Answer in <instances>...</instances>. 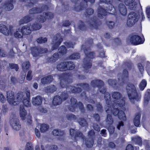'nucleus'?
<instances>
[{
  "label": "nucleus",
  "mask_w": 150,
  "mask_h": 150,
  "mask_svg": "<svg viewBox=\"0 0 150 150\" xmlns=\"http://www.w3.org/2000/svg\"><path fill=\"white\" fill-rule=\"evenodd\" d=\"M59 78L60 79V85L61 87L62 88H66L67 91L66 92H62L60 95L62 99L65 100L67 99L69 96V94L67 93V92L74 93H80L82 91L81 88L68 85L72 81L71 79L69 78L68 74L64 73L60 74Z\"/></svg>",
  "instance_id": "f03ea898"
},
{
  "label": "nucleus",
  "mask_w": 150,
  "mask_h": 150,
  "mask_svg": "<svg viewBox=\"0 0 150 150\" xmlns=\"http://www.w3.org/2000/svg\"><path fill=\"white\" fill-rule=\"evenodd\" d=\"M125 150H134V146L131 144H128L126 146Z\"/></svg>",
  "instance_id": "603ef678"
},
{
  "label": "nucleus",
  "mask_w": 150,
  "mask_h": 150,
  "mask_svg": "<svg viewBox=\"0 0 150 150\" xmlns=\"http://www.w3.org/2000/svg\"><path fill=\"white\" fill-rule=\"evenodd\" d=\"M135 0H124V3L127 6H129V8L132 9L135 6L136 4V3L134 2Z\"/></svg>",
  "instance_id": "4be33fe9"
},
{
  "label": "nucleus",
  "mask_w": 150,
  "mask_h": 150,
  "mask_svg": "<svg viewBox=\"0 0 150 150\" xmlns=\"http://www.w3.org/2000/svg\"><path fill=\"white\" fill-rule=\"evenodd\" d=\"M111 125H109L108 129L110 134H113L114 132L115 127Z\"/></svg>",
  "instance_id": "79ce46f5"
},
{
  "label": "nucleus",
  "mask_w": 150,
  "mask_h": 150,
  "mask_svg": "<svg viewBox=\"0 0 150 150\" xmlns=\"http://www.w3.org/2000/svg\"><path fill=\"white\" fill-rule=\"evenodd\" d=\"M49 148L50 150H57L58 147L57 145H52L50 146Z\"/></svg>",
  "instance_id": "8fccbe9b"
},
{
  "label": "nucleus",
  "mask_w": 150,
  "mask_h": 150,
  "mask_svg": "<svg viewBox=\"0 0 150 150\" xmlns=\"http://www.w3.org/2000/svg\"><path fill=\"white\" fill-rule=\"evenodd\" d=\"M97 110L98 112H102L103 111V107L100 103H97L96 105Z\"/></svg>",
  "instance_id": "4c0bfd02"
},
{
  "label": "nucleus",
  "mask_w": 150,
  "mask_h": 150,
  "mask_svg": "<svg viewBox=\"0 0 150 150\" xmlns=\"http://www.w3.org/2000/svg\"><path fill=\"white\" fill-rule=\"evenodd\" d=\"M52 134L55 136L57 137L58 139L61 141L64 139L65 133L63 130L60 129H54L52 132Z\"/></svg>",
  "instance_id": "ddd939ff"
},
{
  "label": "nucleus",
  "mask_w": 150,
  "mask_h": 150,
  "mask_svg": "<svg viewBox=\"0 0 150 150\" xmlns=\"http://www.w3.org/2000/svg\"><path fill=\"white\" fill-rule=\"evenodd\" d=\"M30 66V64L29 61L23 62L22 64V68L24 71L28 70Z\"/></svg>",
  "instance_id": "a878e982"
},
{
  "label": "nucleus",
  "mask_w": 150,
  "mask_h": 150,
  "mask_svg": "<svg viewBox=\"0 0 150 150\" xmlns=\"http://www.w3.org/2000/svg\"><path fill=\"white\" fill-rule=\"evenodd\" d=\"M126 91L129 98L131 101L134 100L137 101L140 100L141 95L139 93L137 92L133 84L129 83L126 87Z\"/></svg>",
  "instance_id": "39448f33"
},
{
  "label": "nucleus",
  "mask_w": 150,
  "mask_h": 150,
  "mask_svg": "<svg viewBox=\"0 0 150 150\" xmlns=\"http://www.w3.org/2000/svg\"><path fill=\"white\" fill-rule=\"evenodd\" d=\"M129 77L128 72L126 69H123L121 80L118 79V81L115 79H109L108 81L109 85L112 87L117 88L119 86H123L126 83Z\"/></svg>",
  "instance_id": "423d86ee"
},
{
  "label": "nucleus",
  "mask_w": 150,
  "mask_h": 150,
  "mask_svg": "<svg viewBox=\"0 0 150 150\" xmlns=\"http://www.w3.org/2000/svg\"><path fill=\"white\" fill-rule=\"evenodd\" d=\"M6 100L3 94L1 93H0V101L2 103H4Z\"/></svg>",
  "instance_id": "3c124183"
},
{
  "label": "nucleus",
  "mask_w": 150,
  "mask_h": 150,
  "mask_svg": "<svg viewBox=\"0 0 150 150\" xmlns=\"http://www.w3.org/2000/svg\"><path fill=\"white\" fill-rule=\"evenodd\" d=\"M10 122L12 128L16 131H18L21 128V125L19 120L16 118H12L10 120Z\"/></svg>",
  "instance_id": "f8f14e48"
},
{
  "label": "nucleus",
  "mask_w": 150,
  "mask_h": 150,
  "mask_svg": "<svg viewBox=\"0 0 150 150\" xmlns=\"http://www.w3.org/2000/svg\"><path fill=\"white\" fill-rule=\"evenodd\" d=\"M133 140L138 145L141 146H142V138L140 137L134 138Z\"/></svg>",
  "instance_id": "473e14b6"
},
{
  "label": "nucleus",
  "mask_w": 150,
  "mask_h": 150,
  "mask_svg": "<svg viewBox=\"0 0 150 150\" xmlns=\"http://www.w3.org/2000/svg\"><path fill=\"white\" fill-rule=\"evenodd\" d=\"M42 99L40 96H38L35 98H32V103L35 106L41 105L42 103Z\"/></svg>",
  "instance_id": "a211bd4d"
},
{
  "label": "nucleus",
  "mask_w": 150,
  "mask_h": 150,
  "mask_svg": "<svg viewBox=\"0 0 150 150\" xmlns=\"http://www.w3.org/2000/svg\"><path fill=\"white\" fill-rule=\"evenodd\" d=\"M55 40V46L57 47L60 45V43L62 42V39L59 37L57 38V39L56 40Z\"/></svg>",
  "instance_id": "37998d69"
},
{
  "label": "nucleus",
  "mask_w": 150,
  "mask_h": 150,
  "mask_svg": "<svg viewBox=\"0 0 150 150\" xmlns=\"http://www.w3.org/2000/svg\"><path fill=\"white\" fill-rule=\"evenodd\" d=\"M9 66L11 69H15L16 71L18 70L19 68L17 64L14 63H9Z\"/></svg>",
  "instance_id": "f704fd0d"
},
{
  "label": "nucleus",
  "mask_w": 150,
  "mask_h": 150,
  "mask_svg": "<svg viewBox=\"0 0 150 150\" xmlns=\"http://www.w3.org/2000/svg\"><path fill=\"white\" fill-rule=\"evenodd\" d=\"M2 109L4 112H6L8 110V108L6 105H4L2 106Z\"/></svg>",
  "instance_id": "0e129e2a"
},
{
  "label": "nucleus",
  "mask_w": 150,
  "mask_h": 150,
  "mask_svg": "<svg viewBox=\"0 0 150 150\" xmlns=\"http://www.w3.org/2000/svg\"><path fill=\"white\" fill-rule=\"evenodd\" d=\"M11 83L13 84H15L17 81V79L14 77L12 76L11 78Z\"/></svg>",
  "instance_id": "052dcab7"
},
{
  "label": "nucleus",
  "mask_w": 150,
  "mask_h": 150,
  "mask_svg": "<svg viewBox=\"0 0 150 150\" xmlns=\"http://www.w3.org/2000/svg\"><path fill=\"white\" fill-rule=\"evenodd\" d=\"M93 127L94 129L97 132H99L100 130V127L99 125L96 123H94L93 124Z\"/></svg>",
  "instance_id": "ea45409f"
},
{
  "label": "nucleus",
  "mask_w": 150,
  "mask_h": 150,
  "mask_svg": "<svg viewBox=\"0 0 150 150\" xmlns=\"http://www.w3.org/2000/svg\"><path fill=\"white\" fill-rule=\"evenodd\" d=\"M0 31L3 34L6 35H11L12 33V31L11 29H10V32L6 26L2 24L0 25Z\"/></svg>",
  "instance_id": "6ab92c4d"
},
{
  "label": "nucleus",
  "mask_w": 150,
  "mask_h": 150,
  "mask_svg": "<svg viewBox=\"0 0 150 150\" xmlns=\"http://www.w3.org/2000/svg\"><path fill=\"white\" fill-rule=\"evenodd\" d=\"M146 13L147 17L150 19V7H148L146 9Z\"/></svg>",
  "instance_id": "13d9d810"
},
{
  "label": "nucleus",
  "mask_w": 150,
  "mask_h": 150,
  "mask_svg": "<svg viewBox=\"0 0 150 150\" xmlns=\"http://www.w3.org/2000/svg\"><path fill=\"white\" fill-rule=\"evenodd\" d=\"M33 28L32 30H37L41 28V26L38 25H35L33 26Z\"/></svg>",
  "instance_id": "bf43d9fd"
},
{
  "label": "nucleus",
  "mask_w": 150,
  "mask_h": 150,
  "mask_svg": "<svg viewBox=\"0 0 150 150\" xmlns=\"http://www.w3.org/2000/svg\"><path fill=\"white\" fill-rule=\"evenodd\" d=\"M130 43L134 45H138L143 43L144 40V38H141L137 35L132 36L128 40Z\"/></svg>",
  "instance_id": "9d476101"
},
{
  "label": "nucleus",
  "mask_w": 150,
  "mask_h": 150,
  "mask_svg": "<svg viewBox=\"0 0 150 150\" xmlns=\"http://www.w3.org/2000/svg\"><path fill=\"white\" fill-rule=\"evenodd\" d=\"M67 67L68 70H72L75 67L74 63L72 62H66Z\"/></svg>",
  "instance_id": "c85d7f7f"
},
{
  "label": "nucleus",
  "mask_w": 150,
  "mask_h": 150,
  "mask_svg": "<svg viewBox=\"0 0 150 150\" xmlns=\"http://www.w3.org/2000/svg\"><path fill=\"white\" fill-rule=\"evenodd\" d=\"M33 148L32 146H26L25 150H33Z\"/></svg>",
  "instance_id": "774afa93"
},
{
  "label": "nucleus",
  "mask_w": 150,
  "mask_h": 150,
  "mask_svg": "<svg viewBox=\"0 0 150 150\" xmlns=\"http://www.w3.org/2000/svg\"><path fill=\"white\" fill-rule=\"evenodd\" d=\"M115 146V144L113 142H110L109 144V146L112 148H114Z\"/></svg>",
  "instance_id": "e2e57ef3"
},
{
  "label": "nucleus",
  "mask_w": 150,
  "mask_h": 150,
  "mask_svg": "<svg viewBox=\"0 0 150 150\" xmlns=\"http://www.w3.org/2000/svg\"><path fill=\"white\" fill-rule=\"evenodd\" d=\"M80 95L81 96L82 98L86 97L85 91H83V92H82L81 94Z\"/></svg>",
  "instance_id": "338daca9"
},
{
  "label": "nucleus",
  "mask_w": 150,
  "mask_h": 150,
  "mask_svg": "<svg viewBox=\"0 0 150 150\" xmlns=\"http://www.w3.org/2000/svg\"><path fill=\"white\" fill-rule=\"evenodd\" d=\"M77 86H80L82 87L83 89L89 91L90 90V88L88 83H81L77 84L76 85Z\"/></svg>",
  "instance_id": "b1692460"
},
{
  "label": "nucleus",
  "mask_w": 150,
  "mask_h": 150,
  "mask_svg": "<svg viewBox=\"0 0 150 150\" xmlns=\"http://www.w3.org/2000/svg\"><path fill=\"white\" fill-rule=\"evenodd\" d=\"M29 18L28 16L25 17L23 19L21 20L20 23L21 24H23L28 22L29 21L28 20Z\"/></svg>",
  "instance_id": "49530a36"
},
{
  "label": "nucleus",
  "mask_w": 150,
  "mask_h": 150,
  "mask_svg": "<svg viewBox=\"0 0 150 150\" xmlns=\"http://www.w3.org/2000/svg\"><path fill=\"white\" fill-rule=\"evenodd\" d=\"M56 67L58 70L59 71H65L68 70L66 62H61L57 65Z\"/></svg>",
  "instance_id": "f3484780"
},
{
  "label": "nucleus",
  "mask_w": 150,
  "mask_h": 150,
  "mask_svg": "<svg viewBox=\"0 0 150 150\" xmlns=\"http://www.w3.org/2000/svg\"><path fill=\"white\" fill-rule=\"evenodd\" d=\"M112 98L115 100H120V101L119 103H120L121 100L122 99H123L124 100L123 98H122V95L119 92L117 91H115L113 92L112 94Z\"/></svg>",
  "instance_id": "5701e85b"
},
{
  "label": "nucleus",
  "mask_w": 150,
  "mask_h": 150,
  "mask_svg": "<svg viewBox=\"0 0 150 150\" xmlns=\"http://www.w3.org/2000/svg\"><path fill=\"white\" fill-rule=\"evenodd\" d=\"M91 83V86L93 87H97L99 90L100 93L104 94V99L106 104L107 105L108 108H105L106 112L108 114L105 119L106 122L109 125H112L114 122L113 119L111 115L109 114L111 113L115 116H118V118L123 121L126 120V117L124 111L120 110L118 108H121L125 106V100L122 99L121 100L120 103H117L116 102H114L112 104V109L111 108V98L110 94L108 92H106V89L105 88L103 87L104 83L101 80H92Z\"/></svg>",
  "instance_id": "f257e3e1"
},
{
  "label": "nucleus",
  "mask_w": 150,
  "mask_h": 150,
  "mask_svg": "<svg viewBox=\"0 0 150 150\" xmlns=\"http://www.w3.org/2000/svg\"><path fill=\"white\" fill-rule=\"evenodd\" d=\"M25 94L27 98L24 97L23 100V93L21 91H19L16 94V98L15 99L16 102L15 105H18L20 102L22 101L23 105H21L20 107V115L22 120H25V116L27 114L26 110L24 108V106L27 107L30 106V91L29 90L26 91Z\"/></svg>",
  "instance_id": "7ed1b4c3"
},
{
  "label": "nucleus",
  "mask_w": 150,
  "mask_h": 150,
  "mask_svg": "<svg viewBox=\"0 0 150 150\" xmlns=\"http://www.w3.org/2000/svg\"><path fill=\"white\" fill-rule=\"evenodd\" d=\"M106 130L105 129H103L101 130L100 132V134L102 136L106 137L107 134L106 132Z\"/></svg>",
  "instance_id": "4d7b16f0"
},
{
  "label": "nucleus",
  "mask_w": 150,
  "mask_h": 150,
  "mask_svg": "<svg viewBox=\"0 0 150 150\" xmlns=\"http://www.w3.org/2000/svg\"><path fill=\"white\" fill-rule=\"evenodd\" d=\"M66 117L68 120L70 121L75 120L76 118L75 115L71 113L67 114Z\"/></svg>",
  "instance_id": "72a5a7b5"
},
{
  "label": "nucleus",
  "mask_w": 150,
  "mask_h": 150,
  "mask_svg": "<svg viewBox=\"0 0 150 150\" xmlns=\"http://www.w3.org/2000/svg\"><path fill=\"white\" fill-rule=\"evenodd\" d=\"M119 10L122 15L125 16L126 15L127 10L124 6L120 5L119 7Z\"/></svg>",
  "instance_id": "bb28decb"
},
{
  "label": "nucleus",
  "mask_w": 150,
  "mask_h": 150,
  "mask_svg": "<svg viewBox=\"0 0 150 150\" xmlns=\"http://www.w3.org/2000/svg\"><path fill=\"white\" fill-rule=\"evenodd\" d=\"M95 57H85L83 61V67L85 72L87 73L92 66V60Z\"/></svg>",
  "instance_id": "1a4fd4ad"
},
{
  "label": "nucleus",
  "mask_w": 150,
  "mask_h": 150,
  "mask_svg": "<svg viewBox=\"0 0 150 150\" xmlns=\"http://www.w3.org/2000/svg\"><path fill=\"white\" fill-rule=\"evenodd\" d=\"M47 41V38H45L43 39L42 38H39L37 40V41L38 43H45Z\"/></svg>",
  "instance_id": "a18cd8bd"
},
{
  "label": "nucleus",
  "mask_w": 150,
  "mask_h": 150,
  "mask_svg": "<svg viewBox=\"0 0 150 150\" xmlns=\"http://www.w3.org/2000/svg\"><path fill=\"white\" fill-rule=\"evenodd\" d=\"M125 67L127 68L129 70H130L132 67V63L130 60L125 62L123 63Z\"/></svg>",
  "instance_id": "7c9ffc66"
},
{
  "label": "nucleus",
  "mask_w": 150,
  "mask_h": 150,
  "mask_svg": "<svg viewBox=\"0 0 150 150\" xmlns=\"http://www.w3.org/2000/svg\"><path fill=\"white\" fill-rule=\"evenodd\" d=\"M49 128V126L47 124H43L41 125L40 130L41 132L46 131Z\"/></svg>",
  "instance_id": "cd10ccee"
},
{
  "label": "nucleus",
  "mask_w": 150,
  "mask_h": 150,
  "mask_svg": "<svg viewBox=\"0 0 150 150\" xmlns=\"http://www.w3.org/2000/svg\"><path fill=\"white\" fill-rule=\"evenodd\" d=\"M86 108L88 110L90 111H92L93 110V106L90 104H88L87 105Z\"/></svg>",
  "instance_id": "5fc2aeb1"
},
{
  "label": "nucleus",
  "mask_w": 150,
  "mask_h": 150,
  "mask_svg": "<svg viewBox=\"0 0 150 150\" xmlns=\"http://www.w3.org/2000/svg\"><path fill=\"white\" fill-rule=\"evenodd\" d=\"M70 104L68 107V109L70 111L74 112L76 110V109L77 106L81 111L84 113L85 112V110L82 103L79 101L78 103L77 100L73 97H72L70 99Z\"/></svg>",
  "instance_id": "0eeeda50"
},
{
  "label": "nucleus",
  "mask_w": 150,
  "mask_h": 150,
  "mask_svg": "<svg viewBox=\"0 0 150 150\" xmlns=\"http://www.w3.org/2000/svg\"><path fill=\"white\" fill-rule=\"evenodd\" d=\"M93 117L96 122H100V116L98 114L95 113L93 114Z\"/></svg>",
  "instance_id": "a19ab883"
},
{
  "label": "nucleus",
  "mask_w": 150,
  "mask_h": 150,
  "mask_svg": "<svg viewBox=\"0 0 150 150\" xmlns=\"http://www.w3.org/2000/svg\"><path fill=\"white\" fill-rule=\"evenodd\" d=\"M7 98L9 104L15 105L16 101L13 92L11 91H8L7 92Z\"/></svg>",
  "instance_id": "4468645a"
},
{
  "label": "nucleus",
  "mask_w": 150,
  "mask_h": 150,
  "mask_svg": "<svg viewBox=\"0 0 150 150\" xmlns=\"http://www.w3.org/2000/svg\"><path fill=\"white\" fill-rule=\"evenodd\" d=\"M53 80V76L52 75H49L42 78L41 81L42 84L45 85L50 84Z\"/></svg>",
  "instance_id": "2eb2a0df"
},
{
  "label": "nucleus",
  "mask_w": 150,
  "mask_h": 150,
  "mask_svg": "<svg viewBox=\"0 0 150 150\" xmlns=\"http://www.w3.org/2000/svg\"><path fill=\"white\" fill-rule=\"evenodd\" d=\"M32 71L31 70L29 71L27 73L26 79L28 81H31L33 78V75H32Z\"/></svg>",
  "instance_id": "e433bc0d"
},
{
  "label": "nucleus",
  "mask_w": 150,
  "mask_h": 150,
  "mask_svg": "<svg viewBox=\"0 0 150 150\" xmlns=\"http://www.w3.org/2000/svg\"><path fill=\"white\" fill-rule=\"evenodd\" d=\"M147 85V82L145 79H143L139 84V87L141 91H143Z\"/></svg>",
  "instance_id": "c756f323"
},
{
  "label": "nucleus",
  "mask_w": 150,
  "mask_h": 150,
  "mask_svg": "<svg viewBox=\"0 0 150 150\" xmlns=\"http://www.w3.org/2000/svg\"><path fill=\"white\" fill-rule=\"evenodd\" d=\"M70 134L72 137H74L75 142H77L78 138L81 139L84 141L86 146L90 148L93 147L94 141V139L92 137L95 135L93 130H91L88 132L89 137L85 138L82 133L79 130H76L73 129L71 128L69 130Z\"/></svg>",
  "instance_id": "20e7f679"
},
{
  "label": "nucleus",
  "mask_w": 150,
  "mask_h": 150,
  "mask_svg": "<svg viewBox=\"0 0 150 150\" xmlns=\"http://www.w3.org/2000/svg\"><path fill=\"white\" fill-rule=\"evenodd\" d=\"M124 126V122L122 121H120L118 122V124L117 125V128L119 130H120L121 127H123Z\"/></svg>",
  "instance_id": "de8ad7c7"
},
{
  "label": "nucleus",
  "mask_w": 150,
  "mask_h": 150,
  "mask_svg": "<svg viewBox=\"0 0 150 150\" xmlns=\"http://www.w3.org/2000/svg\"><path fill=\"white\" fill-rule=\"evenodd\" d=\"M137 21L136 14L134 12H131L128 15L127 22V25L129 26L133 25Z\"/></svg>",
  "instance_id": "9b49d317"
},
{
  "label": "nucleus",
  "mask_w": 150,
  "mask_h": 150,
  "mask_svg": "<svg viewBox=\"0 0 150 150\" xmlns=\"http://www.w3.org/2000/svg\"><path fill=\"white\" fill-rule=\"evenodd\" d=\"M150 97L148 96L145 97L144 101V104L145 106H146L148 105L150 100Z\"/></svg>",
  "instance_id": "c03bdc74"
},
{
  "label": "nucleus",
  "mask_w": 150,
  "mask_h": 150,
  "mask_svg": "<svg viewBox=\"0 0 150 150\" xmlns=\"http://www.w3.org/2000/svg\"><path fill=\"white\" fill-rule=\"evenodd\" d=\"M4 7L6 8V10L9 11L13 8V6L11 3H7L4 6Z\"/></svg>",
  "instance_id": "c9c22d12"
},
{
  "label": "nucleus",
  "mask_w": 150,
  "mask_h": 150,
  "mask_svg": "<svg viewBox=\"0 0 150 150\" xmlns=\"http://www.w3.org/2000/svg\"><path fill=\"white\" fill-rule=\"evenodd\" d=\"M38 110L40 112L43 113H46L47 112V110L46 108H44L43 107L40 106L38 108Z\"/></svg>",
  "instance_id": "09e8293b"
},
{
  "label": "nucleus",
  "mask_w": 150,
  "mask_h": 150,
  "mask_svg": "<svg viewBox=\"0 0 150 150\" xmlns=\"http://www.w3.org/2000/svg\"><path fill=\"white\" fill-rule=\"evenodd\" d=\"M47 51V49H45L44 50H43V49H40L39 50V53L42 54L44 53H45Z\"/></svg>",
  "instance_id": "680f3d73"
},
{
  "label": "nucleus",
  "mask_w": 150,
  "mask_h": 150,
  "mask_svg": "<svg viewBox=\"0 0 150 150\" xmlns=\"http://www.w3.org/2000/svg\"><path fill=\"white\" fill-rule=\"evenodd\" d=\"M59 53L62 54V55L66 52V49L65 47L63 46H61L58 50Z\"/></svg>",
  "instance_id": "58836bf2"
},
{
  "label": "nucleus",
  "mask_w": 150,
  "mask_h": 150,
  "mask_svg": "<svg viewBox=\"0 0 150 150\" xmlns=\"http://www.w3.org/2000/svg\"><path fill=\"white\" fill-rule=\"evenodd\" d=\"M62 102V99L59 96H55L53 99L52 103L54 105H57L60 104Z\"/></svg>",
  "instance_id": "aec40b11"
},
{
  "label": "nucleus",
  "mask_w": 150,
  "mask_h": 150,
  "mask_svg": "<svg viewBox=\"0 0 150 150\" xmlns=\"http://www.w3.org/2000/svg\"><path fill=\"white\" fill-rule=\"evenodd\" d=\"M78 122L79 124L82 127H87L88 123L87 121L83 118H80L79 119Z\"/></svg>",
  "instance_id": "393cba45"
},
{
  "label": "nucleus",
  "mask_w": 150,
  "mask_h": 150,
  "mask_svg": "<svg viewBox=\"0 0 150 150\" xmlns=\"http://www.w3.org/2000/svg\"><path fill=\"white\" fill-rule=\"evenodd\" d=\"M141 117V114L140 113H138L134 119V124L137 127H139V125Z\"/></svg>",
  "instance_id": "412c9836"
},
{
  "label": "nucleus",
  "mask_w": 150,
  "mask_h": 150,
  "mask_svg": "<svg viewBox=\"0 0 150 150\" xmlns=\"http://www.w3.org/2000/svg\"><path fill=\"white\" fill-rule=\"evenodd\" d=\"M35 132L36 136L38 137L39 138L40 137V132L38 129L36 128H35Z\"/></svg>",
  "instance_id": "6e6d98bb"
},
{
  "label": "nucleus",
  "mask_w": 150,
  "mask_h": 150,
  "mask_svg": "<svg viewBox=\"0 0 150 150\" xmlns=\"http://www.w3.org/2000/svg\"><path fill=\"white\" fill-rule=\"evenodd\" d=\"M30 27L26 26L22 27L20 29H19L18 30H17L14 34V36L16 38H21L23 34H30L31 32Z\"/></svg>",
  "instance_id": "6e6552de"
},
{
  "label": "nucleus",
  "mask_w": 150,
  "mask_h": 150,
  "mask_svg": "<svg viewBox=\"0 0 150 150\" xmlns=\"http://www.w3.org/2000/svg\"><path fill=\"white\" fill-rule=\"evenodd\" d=\"M52 15L51 13H49L46 14L45 17L48 19L50 18Z\"/></svg>",
  "instance_id": "69168bd1"
},
{
  "label": "nucleus",
  "mask_w": 150,
  "mask_h": 150,
  "mask_svg": "<svg viewBox=\"0 0 150 150\" xmlns=\"http://www.w3.org/2000/svg\"><path fill=\"white\" fill-rule=\"evenodd\" d=\"M138 67L140 72H142L144 71L143 67L141 63H139L138 64Z\"/></svg>",
  "instance_id": "864d4df0"
},
{
  "label": "nucleus",
  "mask_w": 150,
  "mask_h": 150,
  "mask_svg": "<svg viewBox=\"0 0 150 150\" xmlns=\"http://www.w3.org/2000/svg\"><path fill=\"white\" fill-rule=\"evenodd\" d=\"M62 57H49L47 59V61L48 62L54 63L57 60Z\"/></svg>",
  "instance_id": "2f4dec72"
},
{
  "label": "nucleus",
  "mask_w": 150,
  "mask_h": 150,
  "mask_svg": "<svg viewBox=\"0 0 150 150\" xmlns=\"http://www.w3.org/2000/svg\"><path fill=\"white\" fill-rule=\"evenodd\" d=\"M57 88L54 85H51L45 87L44 88V91L47 94H52L56 91Z\"/></svg>",
  "instance_id": "dca6fc26"
}]
</instances>
